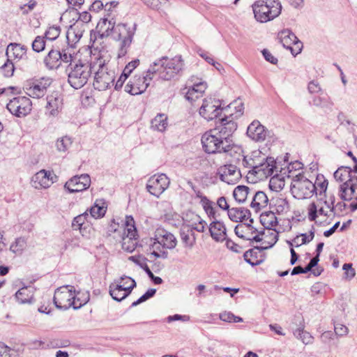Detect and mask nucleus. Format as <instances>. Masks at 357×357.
Segmentation results:
<instances>
[{"instance_id": "1", "label": "nucleus", "mask_w": 357, "mask_h": 357, "mask_svg": "<svg viewBox=\"0 0 357 357\" xmlns=\"http://www.w3.org/2000/svg\"><path fill=\"white\" fill-rule=\"evenodd\" d=\"M97 28L102 37L110 36L115 40L121 41L118 52L119 57L124 56L126 54L135 34L134 27L128 26L126 24L115 25V22L103 19L98 24Z\"/></svg>"}, {"instance_id": "2", "label": "nucleus", "mask_w": 357, "mask_h": 357, "mask_svg": "<svg viewBox=\"0 0 357 357\" xmlns=\"http://www.w3.org/2000/svg\"><path fill=\"white\" fill-rule=\"evenodd\" d=\"M78 294L73 286L60 287L54 292L53 301L59 310H66L71 307L77 310L89 301V296H86L82 302H78Z\"/></svg>"}, {"instance_id": "3", "label": "nucleus", "mask_w": 357, "mask_h": 357, "mask_svg": "<svg viewBox=\"0 0 357 357\" xmlns=\"http://www.w3.org/2000/svg\"><path fill=\"white\" fill-rule=\"evenodd\" d=\"M183 62L181 56L169 59L163 56L153 62L149 68V73L153 75L158 74L164 80H170L183 68Z\"/></svg>"}, {"instance_id": "4", "label": "nucleus", "mask_w": 357, "mask_h": 357, "mask_svg": "<svg viewBox=\"0 0 357 357\" xmlns=\"http://www.w3.org/2000/svg\"><path fill=\"white\" fill-rule=\"evenodd\" d=\"M176 244L177 240L174 234L162 228H158L155 232L154 241L151 245L152 252L150 256L167 259L168 252L165 250H172L176 246Z\"/></svg>"}, {"instance_id": "5", "label": "nucleus", "mask_w": 357, "mask_h": 357, "mask_svg": "<svg viewBox=\"0 0 357 357\" xmlns=\"http://www.w3.org/2000/svg\"><path fill=\"white\" fill-rule=\"evenodd\" d=\"M93 67V61L90 63L81 61L76 63H70L67 68L68 73V82L70 85L75 89L83 87L91 75Z\"/></svg>"}, {"instance_id": "6", "label": "nucleus", "mask_w": 357, "mask_h": 357, "mask_svg": "<svg viewBox=\"0 0 357 357\" xmlns=\"http://www.w3.org/2000/svg\"><path fill=\"white\" fill-rule=\"evenodd\" d=\"M255 19L261 23L273 20L281 13L279 0H258L252 5Z\"/></svg>"}, {"instance_id": "7", "label": "nucleus", "mask_w": 357, "mask_h": 357, "mask_svg": "<svg viewBox=\"0 0 357 357\" xmlns=\"http://www.w3.org/2000/svg\"><path fill=\"white\" fill-rule=\"evenodd\" d=\"M93 61V71L95 73L93 86L98 91H105L111 84H114L115 79V72L108 69L106 61L102 56L95 59Z\"/></svg>"}, {"instance_id": "8", "label": "nucleus", "mask_w": 357, "mask_h": 357, "mask_svg": "<svg viewBox=\"0 0 357 357\" xmlns=\"http://www.w3.org/2000/svg\"><path fill=\"white\" fill-rule=\"evenodd\" d=\"M237 129V123L234 121V114L225 116L215 121V126L212 129V132L218 134L225 140V144L233 148L234 143L232 140V135Z\"/></svg>"}, {"instance_id": "9", "label": "nucleus", "mask_w": 357, "mask_h": 357, "mask_svg": "<svg viewBox=\"0 0 357 357\" xmlns=\"http://www.w3.org/2000/svg\"><path fill=\"white\" fill-rule=\"evenodd\" d=\"M291 190L294 197L298 199L310 198L317 192L314 183L299 173L292 176Z\"/></svg>"}, {"instance_id": "10", "label": "nucleus", "mask_w": 357, "mask_h": 357, "mask_svg": "<svg viewBox=\"0 0 357 357\" xmlns=\"http://www.w3.org/2000/svg\"><path fill=\"white\" fill-rule=\"evenodd\" d=\"M218 134L212 132V129L205 132L202 137V143L204 151L208 153H228L231 150L229 146L225 144Z\"/></svg>"}, {"instance_id": "11", "label": "nucleus", "mask_w": 357, "mask_h": 357, "mask_svg": "<svg viewBox=\"0 0 357 357\" xmlns=\"http://www.w3.org/2000/svg\"><path fill=\"white\" fill-rule=\"evenodd\" d=\"M153 75L149 73L146 74L136 75L132 77L125 86V91L132 96L139 95L144 93L149 86Z\"/></svg>"}, {"instance_id": "12", "label": "nucleus", "mask_w": 357, "mask_h": 357, "mask_svg": "<svg viewBox=\"0 0 357 357\" xmlns=\"http://www.w3.org/2000/svg\"><path fill=\"white\" fill-rule=\"evenodd\" d=\"M338 196L343 201H351L349 208L352 212L357 210V176H354L349 182L341 183Z\"/></svg>"}, {"instance_id": "13", "label": "nucleus", "mask_w": 357, "mask_h": 357, "mask_svg": "<svg viewBox=\"0 0 357 357\" xmlns=\"http://www.w3.org/2000/svg\"><path fill=\"white\" fill-rule=\"evenodd\" d=\"M32 103L26 96H18L13 98L6 105L8 110L17 117L26 116L31 111Z\"/></svg>"}, {"instance_id": "14", "label": "nucleus", "mask_w": 357, "mask_h": 357, "mask_svg": "<svg viewBox=\"0 0 357 357\" xmlns=\"http://www.w3.org/2000/svg\"><path fill=\"white\" fill-rule=\"evenodd\" d=\"M222 110H227V107H222L220 100L209 98L204 100L199 109V114L207 121L217 119Z\"/></svg>"}, {"instance_id": "15", "label": "nucleus", "mask_w": 357, "mask_h": 357, "mask_svg": "<svg viewBox=\"0 0 357 357\" xmlns=\"http://www.w3.org/2000/svg\"><path fill=\"white\" fill-rule=\"evenodd\" d=\"M169 179L165 174H155L147 181L146 188L152 195L159 197L169 185Z\"/></svg>"}, {"instance_id": "16", "label": "nucleus", "mask_w": 357, "mask_h": 357, "mask_svg": "<svg viewBox=\"0 0 357 357\" xmlns=\"http://www.w3.org/2000/svg\"><path fill=\"white\" fill-rule=\"evenodd\" d=\"M126 229H123L122 237V249L128 252H132L137 245V230L134 225V220L131 217H127Z\"/></svg>"}, {"instance_id": "17", "label": "nucleus", "mask_w": 357, "mask_h": 357, "mask_svg": "<svg viewBox=\"0 0 357 357\" xmlns=\"http://www.w3.org/2000/svg\"><path fill=\"white\" fill-rule=\"evenodd\" d=\"M280 40L284 47L290 50L292 55L296 56L301 53L303 44L289 29H284L280 33Z\"/></svg>"}, {"instance_id": "18", "label": "nucleus", "mask_w": 357, "mask_h": 357, "mask_svg": "<svg viewBox=\"0 0 357 357\" xmlns=\"http://www.w3.org/2000/svg\"><path fill=\"white\" fill-rule=\"evenodd\" d=\"M57 179V176L53 172L41 169L32 176L31 183L36 189L48 188Z\"/></svg>"}, {"instance_id": "19", "label": "nucleus", "mask_w": 357, "mask_h": 357, "mask_svg": "<svg viewBox=\"0 0 357 357\" xmlns=\"http://www.w3.org/2000/svg\"><path fill=\"white\" fill-rule=\"evenodd\" d=\"M218 174L222 181L229 185L236 184L241 178L240 170L231 164L220 166L218 169Z\"/></svg>"}, {"instance_id": "20", "label": "nucleus", "mask_w": 357, "mask_h": 357, "mask_svg": "<svg viewBox=\"0 0 357 357\" xmlns=\"http://www.w3.org/2000/svg\"><path fill=\"white\" fill-rule=\"evenodd\" d=\"M276 162L274 158L267 157L266 162L264 161L258 166L256 170H249L248 174L255 176L258 179H263L273 175H277Z\"/></svg>"}, {"instance_id": "21", "label": "nucleus", "mask_w": 357, "mask_h": 357, "mask_svg": "<svg viewBox=\"0 0 357 357\" xmlns=\"http://www.w3.org/2000/svg\"><path fill=\"white\" fill-rule=\"evenodd\" d=\"M91 184V178L88 174L75 176L64 185V188L70 193L82 192L86 190Z\"/></svg>"}, {"instance_id": "22", "label": "nucleus", "mask_w": 357, "mask_h": 357, "mask_svg": "<svg viewBox=\"0 0 357 357\" xmlns=\"http://www.w3.org/2000/svg\"><path fill=\"white\" fill-rule=\"evenodd\" d=\"M52 84V79L49 77H42L33 82L26 88V93L33 98H40L45 96L47 88Z\"/></svg>"}, {"instance_id": "23", "label": "nucleus", "mask_w": 357, "mask_h": 357, "mask_svg": "<svg viewBox=\"0 0 357 357\" xmlns=\"http://www.w3.org/2000/svg\"><path fill=\"white\" fill-rule=\"evenodd\" d=\"M248 136L253 141L262 142L269 135V131L259 121H253L248 127Z\"/></svg>"}, {"instance_id": "24", "label": "nucleus", "mask_w": 357, "mask_h": 357, "mask_svg": "<svg viewBox=\"0 0 357 357\" xmlns=\"http://www.w3.org/2000/svg\"><path fill=\"white\" fill-rule=\"evenodd\" d=\"M267 160L265 154H263L260 151L256 150L251 153L250 155H246L243 160V165L244 167L250 168V170H256L262 162Z\"/></svg>"}, {"instance_id": "25", "label": "nucleus", "mask_w": 357, "mask_h": 357, "mask_svg": "<svg viewBox=\"0 0 357 357\" xmlns=\"http://www.w3.org/2000/svg\"><path fill=\"white\" fill-rule=\"evenodd\" d=\"M229 218L235 222L248 220L250 222H253V219L251 218L250 211L243 207H233L229 208L227 212Z\"/></svg>"}, {"instance_id": "26", "label": "nucleus", "mask_w": 357, "mask_h": 357, "mask_svg": "<svg viewBox=\"0 0 357 357\" xmlns=\"http://www.w3.org/2000/svg\"><path fill=\"white\" fill-rule=\"evenodd\" d=\"M252 198L250 206L256 213L266 208L268 204V198L263 191H252Z\"/></svg>"}, {"instance_id": "27", "label": "nucleus", "mask_w": 357, "mask_h": 357, "mask_svg": "<svg viewBox=\"0 0 357 357\" xmlns=\"http://www.w3.org/2000/svg\"><path fill=\"white\" fill-rule=\"evenodd\" d=\"M60 48L52 49L44 58L45 67L49 70L58 68L61 66Z\"/></svg>"}, {"instance_id": "28", "label": "nucleus", "mask_w": 357, "mask_h": 357, "mask_svg": "<svg viewBox=\"0 0 357 357\" xmlns=\"http://www.w3.org/2000/svg\"><path fill=\"white\" fill-rule=\"evenodd\" d=\"M275 242V241L273 243L268 246H263L261 248L255 247L254 248L248 250L243 255L245 261L252 266L259 265L261 264L262 259H258V255L261 250L272 247Z\"/></svg>"}, {"instance_id": "29", "label": "nucleus", "mask_w": 357, "mask_h": 357, "mask_svg": "<svg viewBox=\"0 0 357 357\" xmlns=\"http://www.w3.org/2000/svg\"><path fill=\"white\" fill-rule=\"evenodd\" d=\"M209 231L211 237L216 241H223L227 236L225 225L220 221H213L211 223Z\"/></svg>"}, {"instance_id": "30", "label": "nucleus", "mask_w": 357, "mask_h": 357, "mask_svg": "<svg viewBox=\"0 0 357 357\" xmlns=\"http://www.w3.org/2000/svg\"><path fill=\"white\" fill-rule=\"evenodd\" d=\"M181 240L184 247L191 249L195 245L196 237L195 231L189 226H184L180 231Z\"/></svg>"}, {"instance_id": "31", "label": "nucleus", "mask_w": 357, "mask_h": 357, "mask_svg": "<svg viewBox=\"0 0 357 357\" xmlns=\"http://www.w3.org/2000/svg\"><path fill=\"white\" fill-rule=\"evenodd\" d=\"M237 236L245 240H251L252 234L257 233V229L252 226L251 222L237 225L234 229Z\"/></svg>"}, {"instance_id": "32", "label": "nucleus", "mask_w": 357, "mask_h": 357, "mask_svg": "<svg viewBox=\"0 0 357 357\" xmlns=\"http://www.w3.org/2000/svg\"><path fill=\"white\" fill-rule=\"evenodd\" d=\"M319 215L328 216V211L322 206V201L311 203L307 208V218L310 221H315Z\"/></svg>"}, {"instance_id": "33", "label": "nucleus", "mask_w": 357, "mask_h": 357, "mask_svg": "<svg viewBox=\"0 0 357 357\" xmlns=\"http://www.w3.org/2000/svg\"><path fill=\"white\" fill-rule=\"evenodd\" d=\"M26 47L17 43H10L8 45L6 55L10 60L13 59H21L26 55Z\"/></svg>"}, {"instance_id": "34", "label": "nucleus", "mask_w": 357, "mask_h": 357, "mask_svg": "<svg viewBox=\"0 0 357 357\" xmlns=\"http://www.w3.org/2000/svg\"><path fill=\"white\" fill-rule=\"evenodd\" d=\"M121 280H127L130 282V284L128 288H127V292L122 293L119 291V290L109 289V294L112 298L116 301H121L124 298H126L128 295L130 294L132 289L136 287L135 281L130 277L123 276L121 277Z\"/></svg>"}, {"instance_id": "35", "label": "nucleus", "mask_w": 357, "mask_h": 357, "mask_svg": "<svg viewBox=\"0 0 357 357\" xmlns=\"http://www.w3.org/2000/svg\"><path fill=\"white\" fill-rule=\"evenodd\" d=\"M33 293V287H23L15 293V297L20 304L30 303L32 301Z\"/></svg>"}, {"instance_id": "36", "label": "nucleus", "mask_w": 357, "mask_h": 357, "mask_svg": "<svg viewBox=\"0 0 357 357\" xmlns=\"http://www.w3.org/2000/svg\"><path fill=\"white\" fill-rule=\"evenodd\" d=\"M333 176L337 181L345 183L349 182L354 176H356L353 174L350 167L342 166L334 172Z\"/></svg>"}, {"instance_id": "37", "label": "nucleus", "mask_w": 357, "mask_h": 357, "mask_svg": "<svg viewBox=\"0 0 357 357\" xmlns=\"http://www.w3.org/2000/svg\"><path fill=\"white\" fill-rule=\"evenodd\" d=\"M206 89V84L203 82L195 84L192 87L190 88L185 94V98L189 101H195L202 96V93Z\"/></svg>"}, {"instance_id": "38", "label": "nucleus", "mask_w": 357, "mask_h": 357, "mask_svg": "<svg viewBox=\"0 0 357 357\" xmlns=\"http://www.w3.org/2000/svg\"><path fill=\"white\" fill-rule=\"evenodd\" d=\"M106 211L107 205L103 199H97L89 209L91 216L96 219L102 218Z\"/></svg>"}, {"instance_id": "39", "label": "nucleus", "mask_w": 357, "mask_h": 357, "mask_svg": "<svg viewBox=\"0 0 357 357\" xmlns=\"http://www.w3.org/2000/svg\"><path fill=\"white\" fill-rule=\"evenodd\" d=\"M252 190L246 185H240L236 186L233 191V197L236 202L239 204L244 203L249 195L252 193Z\"/></svg>"}, {"instance_id": "40", "label": "nucleus", "mask_w": 357, "mask_h": 357, "mask_svg": "<svg viewBox=\"0 0 357 357\" xmlns=\"http://www.w3.org/2000/svg\"><path fill=\"white\" fill-rule=\"evenodd\" d=\"M167 125V116L165 114H158L151 121V129L158 132H164Z\"/></svg>"}, {"instance_id": "41", "label": "nucleus", "mask_w": 357, "mask_h": 357, "mask_svg": "<svg viewBox=\"0 0 357 357\" xmlns=\"http://www.w3.org/2000/svg\"><path fill=\"white\" fill-rule=\"evenodd\" d=\"M47 109L50 116H55L58 114L59 109L61 108V99L59 97L50 96L47 98Z\"/></svg>"}, {"instance_id": "42", "label": "nucleus", "mask_w": 357, "mask_h": 357, "mask_svg": "<svg viewBox=\"0 0 357 357\" xmlns=\"http://www.w3.org/2000/svg\"><path fill=\"white\" fill-rule=\"evenodd\" d=\"M314 236V231L311 230L310 233L301 234V235L296 236L291 241L289 242L291 247H299L302 245L310 243Z\"/></svg>"}, {"instance_id": "43", "label": "nucleus", "mask_w": 357, "mask_h": 357, "mask_svg": "<svg viewBox=\"0 0 357 357\" xmlns=\"http://www.w3.org/2000/svg\"><path fill=\"white\" fill-rule=\"evenodd\" d=\"M73 143V139L68 135H65L56 139L55 146L59 152L65 153L72 146Z\"/></svg>"}, {"instance_id": "44", "label": "nucleus", "mask_w": 357, "mask_h": 357, "mask_svg": "<svg viewBox=\"0 0 357 357\" xmlns=\"http://www.w3.org/2000/svg\"><path fill=\"white\" fill-rule=\"evenodd\" d=\"M261 224L267 228L275 227L278 225L277 218L273 212L264 213L260 216Z\"/></svg>"}, {"instance_id": "45", "label": "nucleus", "mask_w": 357, "mask_h": 357, "mask_svg": "<svg viewBox=\"0 0 357 357\" xmlns=\"http://www.w3.org/2000/svg\"><path fill=\"white\" fill-rule=\"evenodd\" d=\"M26 239L24 237H19L11 243L10 250L17 255H21L26 248Z\"/></svg>"}, {"instance_id": "46", "label": "nucleus", "mask_w": 357, "mask_h": 357, "mask_svg": "<svg viewBox=\"0 0 357 357\" xmlns=\"http://www.w3.org/2000/svg\"><path fill=\"white\" fill-rule=\"evenodd\" d=\"M294 336L301 340L305 344H308L312 342L313 337L303 328H298L294 332Z\"/></svg>"}, {"instance_id": "47", "label": "nucleus", "mask_w": 357, "mask_h": 357, "mask_svg": "<svg viewBox=\"0 0 357 357\" xmlns=\"http://www.w3.org/2000/svg\"><path fill=\"white\" fill-rule=\"evenodd\" d=\"M275 211L279 214L287 213L289 209V202L284 198H277L274 201Z\"/></svg>"}, {"instance_id": "48", "label": "nucleus", "mask_w": 357, "mask_h": 357, "mask_svg": "<svg viewBox=\"0 0 357 357\" xmlns=\"http://www.w3.org/2000/svg\"><path fill=\"white\" fill-rule=\"evenodd\" d=\"M69 45V44H68ZM60 54H61V63H73V54H74V50L73 47L67 46L66 48L62 47L60 48Z\"/></svg>"}, {"instance_id": "49", "label": "nucleus", "mask_w": 357, "mask_h": 357, "mask_svg": "<svg viewBox=\"0 0 357 357\" xmlns=\"http://www.w3.org/2000/svg\"><path fill=\"white\" fill-rule=\"evenodd\" d=\"M89 213L87 211L74 218L72 222V227L75 230H81L82 226L87 220Z\"/></svg>"}, {"instance_id": "50", "label": "nucleus", "mask_w": 357, "mask_h": 357, "mask_svg": "<svg viewBox=\"0 0 357 357\" xmlns=\"http://www.w3.org/2000/svg\"><path fill=\"white\" fill-rule=\"evenodd\" d=\"M0 357H20L17 351L0 342Z\"/></svg>"}, {"instance_id": "51", "label": "nucleus", "mask_w": 357, "mask_h": 357, "mask_svg": "<svg viewBox=\"0 0 357 357\" xmlns=\"http://www.w3.org/2000/svg\"><path fill=\"white\" fill-rule=\"evenodd\" d=\"M1 69L5 77H10L13 76L15 66L12 60L7 58L6 62L1 66Z\"/></svg>"}, {"instance_id": "52", "label": "nucleus", "mask_w": 357, "mask_h": 357, "mask_svg": "<svg viewBox=\"0 0 357 357\" xmlns=\"http://www.w3.org/2000/svg\"><path fill=\"white\" fill-rule=\"evenodd\" d=\"M45 47V40L44 37L37 36L32 43V49L36 52H40Z\"/></svg>"}, {"instance_id": "53", "label": "nucleus", "mask_w": 357, "mask_h": 357, "mask_svg": "<svg viewBox=\"0 0 357 357\" xmlns=\"http://www.w3.org/2000/svg\"><path fill=\"white\" fill-rule=\"evenodd\" d=\"M61 29L59 26H50L45 33V38L49 40L56 39L60 34Z\"/></svg>"}, {"instance_id": "54", "label": "nucleus", "mask_w": 357, "mask_h": 357, "mask_svg": "<svg viewBox=\"0 0 357 357\" xmlns=\"http://www.w3.org/2000/svg\"><path fill=\"white\" fill-rule=\"evenodd\" d=\"M284 186V181L280 180L278 177L273 176L269 181V188L271 190L279 191Z\"/></svg>"}, {"instance_id": "55", "label": "nucleus", "mask_w": 357, "mask_h": 357, "mask_svg": "<svg viewBox=\"0 0 357 357\" xmlns=\"http://www.w3.org/2000/svg\"><path fill=\"white\" fill-rule=\"evenodd\" d=\"M156 292L155 289H149L144 294H143L139 299L133 302L131 305L132 307H135L139 304L146 301L149 298L153 297Z\"/></svg>"}, {"instance_id": "56", "label": "nucleus", "mask_w": 357, "mask_h": 357, "mask_svg": "<svg viewBox=\"0 0 357 357\" xmlns=\"http://www.w3.org/2000/svg\"><path fill=\"white\" fill-rule=\"evenodd\" d=\"M139 64V60L135 59L130 62H129L126 67L124 68L122 73H123L124 77H128L132 70L137 68V66Z\"/></svg>"}, {"instance_id": "57", "label": "nucleus", "mask_w": 357, "mask_h": 357, "mask_svg": "<svg viewBox=\"0 0 357 357\" xmlns=\"http://www.w3.org/2000/svg\"><path fill=\"white\" fill-rule=\"evenodd\" d=\"M227 107L229 109L234 108L236 109V117L240 116L243 114V104L238 100H235L233 102L230 103Z\"/></svg>"}, {"instance_id": "58", "label": "nucleus", "mask_w": 357, "mask_h": 357, "mask_svg": "<svg viewBox=\"0 0 357 357\" xmlns=\"http://www.w3.org/2000/svg\"><path fill=\"white\" fill-rule=\"evenodd\" d=\"M344 271L345 278L351 280L356 275L355 270L352 268L351 264H344L342 266Z\"/></svg>"}, {"instance_id": "59", "label": "nucleus", "mask_w": 357, "mask_h": 357, "mask_svg": "<svg viewBox=\"0 0 357 357\" xmlns=\"http://www.w3.org/2000/svg\"><path fill=\"white\" fill-rule=\"evenodd\" d=\"M334 331L336 335L339 336L346 335L349 332V329L346 326L339 323L335 324Z\"/></svg>"}, {"instance_id": "60", "label": "nucleus", "mask_w": 357, "mask_h": 357, "mask_svg": "<svg viewBox=\"0 0 357 357\" xmlns=\"http://www.w3.org/2000/svg\"><path fill=\"white\" fill-rule=\"evenodd\" d=\"M144 271L146 273V274L149 275L150 279L155 284H160L162 282V280L161 278L155 276L153 273L151 272L150 268H149L148 265H144Z\"/></svg>"}, {"instance_id": "61", "label": "nucleus", "mask_w": 357, "mask_h": 357, "mask_svg": "<svg viewBox=\"0 0 357 357\" xmlns=\"http://www.w3.org/2000/svg\"><path fill=\"white\" fill-rule=\"evenodd\" d=\"M307 90L310 93H317L321 91V88L317 82L312 80L309 82Z\"/></svg>"}, {"instance_id": "62", "label": "nucleus", "mask_w": 357, "mask_h": 357, "mask_svg": "<svg viewBox=\"0 0 357 357\" xmlns=\"http://www.w3.org/2000/svg\"><path fill=\"white\" fill-rule=\"evenodd\" d=\"M123 281L121 278L120 281H118L116 284H111L109 288L119 290V291L122 293L127 292V288H128L129 286H126V284H122Z\"/></svg>"}, {"instance_id": "63", "label": "nucleus", "mask_w": 357, "mask_h": 357, "mask_svg": "<svg viewBox=\"0 0 357 357\" xmlns=\"http://www.w3.org/2000/svg\"><path fill=\"white\" fill-rule=\"evenodd\" d=\"M36 2L34 0H31L28 3L24 4L20 7V9L24 15L28 14L36 6Z\"/></svg>"}, {"instance_id": "64", "label": "nucleus", "mask_w": 357, "mask_h": 357, "mask_svg": "<svg viewBox=\"0 0 357 357\" xmlns=\"http://www.w3.org/2000/svg\"><path fill=\"white\" fill-rule=\"evenodd\" d=\"M317 187V192L316 194H317L319 192V194L321 195L322 193H326L327 188H328V181L327 180H324L321 182L316 183H314Z\"/></svg>"}]
</instances>
